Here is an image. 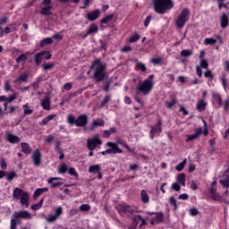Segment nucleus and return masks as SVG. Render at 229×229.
I'll use <instances>...</instances> for the list:
<instances>
[{
  "label": "nucleus",
  "mask_w": 229,
  "mask_h": 229,
  "mask_svg": "<svg viewBox=\"0 0 229 229\" xmlns=\"http://www.w3.org/2000/svg\"><path fill=\"white\" fill-rule=\"evenodd\" d=\"M90 69L94 71L93 76L97 81H103L105 80V70L106 65L101 63L99 60L93 62Z\"/></svg>",
  "instance_id": "nucleus-1"
},
{
  "label": "nucleus",
  "mask_w": 229,
  "mask_h": 229,
  "mask_svg": "<svg viewBox=\"0 0 229 229\" xmlns=\"http://www.w3.org/2000/svg\"><path fill=\"white\" fill-rule=\"evenodd\" d=\"M13 198L14 201H19L21 205V207H25V208H28L30 207V194L28 192L24 191L21 188H15L13 191Z\"/></svg>",
  "instance_id": "nucleus-2"
},
{
  "label": "nucleus",
  "mask_w": 229,
  "mask_h": 229,
  "mask_svg": "<svg viewBox=\"0 0 229 229\" xmlns=\"http://www.w3.org/2000/svg\"><path fill=\"white\" fill-rule=\"evenodd\" d=\"M173 6V1L171 0H154V10L157 13L164 14L167 10H171Z\"/></svg>",
  "instance_id": "nucleus-3"
},
{
  "label": "nucleus",
  "mask_w": 229,
  "mask_h": 229,
  "mask_svg": "<svg viewBox=\"0 0 229 229\" xmlns=\"http://www.w3.org/2000/svg\"><path fill=\"white\" fill-rule=\"evenodd\" d=\"M191 19V11L187 8L182 10V12L177 15L174 24L176 28L182 29L185 26L186 22Z\"/></svg>",
  "instance_id": "nucleus-4"
},
{
  "label": "nucleus",
  "mask_w": 229,
  "mask_h": 229,
  "mask_svg": "<svg viewBox=\"0 0 229 229\" xmlns=\"http://www.w3.org/2000/svg\"><path fill=\"white\" fill-rule=\"evenodd\" d=\"M136 89L144 96H148V94L153 90V81L151 79H146L136 87Z\"/></svg>",
  "instance_id": "nucleus-5"
},
{
  "label": "nucleus",
  "mask_w": 229,
  "mask_h": 229,
  "mask_svg": "<svg viewBox=\"0 0 229 229\" xmlns=\"http://www.w3.org/2000/svg\"><path fill=\"white\" fill-rule=\"evenodd\" d=\"M106 146H107V148H107L104 151L101 152V155H117V154H121L123 153V149H121L118 146H117V143H114V142H112V141H109V142H106Z\"/></svg>",
  "instance_id": "nucleus-6"
},
{
  "label": "nucleus",
  "mask_w": 229,
  "mask_h": 229,
  "mask_svg": "<svg viewBox=\"0 0 229 229\" xmlns=\"http://www.w3.org/2000/svg\"><path fill=\"white\" fill-rule=\"evenodd\" d=\"M64 208L62 206H59L54 209V214H50L47 216L45 217L47 223H55L60 216L63 214Z\"/></svg>",
  "instance_id": "nucleus-7"
},
{
  "label": "nucleus",
  "mask_w": 229,
  "mask_h": 229,
  "mask_svg": "<svg viewBox=\"0 0 229 229\" xmlns=\"http://www.w3.org/2000/svg\"><path fill=\"white\" fill-rule=\"evenodd\" d=\"M31 158L34 165L36 167H40V165L42 164V153H40V149H35L31 155Z\"/></svg>",
  "instance_id": "nucleus-8"
},
{
  "label": "nucleus",
  "mask_w": 229,
  "mask_h": 229,
  "mask_svg": "<svg viewBox=\"0 0 229 229\" xmlns=\"http://www.w3.org/2000/svg\"><path fill=\"white\" fill-rule=\"evenodd\" d=\"M101 144H103V142L98 137H94L87 140V148L89 151H94L96 149V146H101Z\"/></svg>",
  "instance_id": "nucleus-9"
},
{
  "label": "nucleus",
  "mask_w": 229,
  "mask_h": 229,
  "mask_svg": "<svg viewBox=\"0 0 229 229\" xmlns=\"http://www.w3.org/2000/svg\"><path fill=\"white\" fill-rule=\"evenodd\" d=\"M13 217L16 219H32L33 216L27 210H21L14 212Z\"/></svg>",
  "instance_id": "nucleus-10"
},
{
  "label": "nucleus",
  "mask_w": 229,
  "mask_h": 229,
  "mask_svg": "<svg viewBox=\"0 0 229 229\" xmlns=\"http://www.w3.org/2000/svg\"><path fill=\"white\" fill-rule=\"evenodd\" d=\"M87 123H89V117H87V114H81L76 119L75 125L83 128V126H87Z\"/></svg>",
  "instance_id": "nucleus-11"
},
{
  "label": "nucleus",
  "mask_w": 229,
  "mask_h": 229,
  "mask_svg": "<svg viewBox=\"0 0 229 229\" xmlns=\"http://www.w3.org/2000/svg\"><path fill=\"white\" fill-rule=\"evenodd\" d=\"M202 133H203V129L201 127L197 128L195 130V133L191 135H186L187 137L186 142H192V140H196V139H198V137H199V135H201Z\"/></svg>",
  "instance_id": "nucleus-12"
},
{
  "label": "nucleus",
  "mask_w": 229,
  "mask_h": 229,
  "mask_svg": "<svg viewBox=\"0 0 229 229\" xmlns=\"http://www.w3.org/2000/svg\"><path fill=\"white\" fill-rule=\"evenodd\" d=\"M40 103L43 110H51V97L46 96L41 99Z\"/></svg>",
  "instance_id": "nucleus-13"
},
{
  "label": "nucleus",
  "mask_w": 229,
  "mask_h": 229,
  "mask_svg": "<svg viewBox=\"0 0 229 229\" xmlns=\"http://www.w3.org/2000/svg\"><path fill=\"white\" fill-rule=\"evenodd\" d=\"M5 137H6V140L11 144H18V142H21V138L10 132H7Z\"/></svg>",
  "instance_id": "nucleus-14"
},
{
  "label": "nucleus",
  "mask_w": 229,
  "mask_h": 229,
  "mask_svg": "<svg viewBox=\"0 0 229 229\" xmlns=\"http://www.w3.org/2000/svg\"><path fill=\"white\" fill-rule=\"evenodd\" d=\"M101 12L99 11V9H96L95 11L89 12L86 14V19H88V21H96V19H98V17H99Z\"/></svg>",
  "instance_id": "nucleus-15"
},
{
  "label": "nucleus",
  "mask_w": 229,
  "mask_h": 229,
  "mask_svg": "<svg viewBox=\"0 0 229 229\" xmlns=\"http://www.w3.org/2000/svg\"><path fill=\"white\" fill-rule=\"evenodd\" d=\"M162 131V122L158 121L157 124L155 127H152L150 133L151 139H155V133H160Z\"/></svg>",
  "instance_id": "nucleus-16"
},
{
  "label": "nucleus",
  "mask_w": 229,
  "mask_h": 229,
  "mask_svg": "<svg viewBox=\"0 0 229 229\" xmlns=\"http://www.w3.org/2000/svg\"><path fill=\"white\" fill-rule=\"evenodd\" d=\"M28 78H30V74L23 72L13 81V83H26L28 81Z\"/></svg>",
  "instance_id": "nucleus-17"
},
{
  "label": "nucleus",
  "mask_w": 229,
  "mask_h": 229,
  "mask_svg": "<svg viewBox=\"0 0 229 229\" xmlns=\"http://www.w3.org/2000/svg\"><path fill=\"white\" fill-rule=\"evenodd\" d=\"M55 117H56V114H48L39 123L40 126H47Z\"/></svg>",
  "instance_id": "nucleus-18"
},
{
  "label": "nucleus",
  "mask_w": 229,
  "mask_h": 229,
  "mask_svg": "<svg viewBox=\"0 0 229 229\" xmlns=\"http://www.w3.org/2000/svg\"><path fill=\"white\" fill-rule=\"evenodd\" d=\"M98 126H105V121H103V119H99V118L93 121V124L89 128L90 131H94V129L98 128Z\"/></svg>",
  "instance_id": "nucleus-19"
},
{
  "label": "nucleus",
  "mask_w": 229,
  "mask_h": 229,
  "mask_svg": "<svg viewBox=\"0 0 229 229\" xmlns=\"http://www.w3.org/2000/svg\"><path fill=\"white\" fill-rule=\"evenodd\" d=\"M44 55H46V52H39L34 56V62H36V65H40L42 64V60H44Z\"/></svg>",
  "instance_id": "nucleus-20"
},
{
  "label": "nucleus",
  "mask_w": 229,
  "mask_h": 229,
  "mask_svg": "<svg viewBox=\"0 0 229 229\" xmlns=\"http://www.w3.org/2000/svg\"><path fill=\"white\" fill-rule=\"evenodd\" d=\"M21 148L22 153H25V155H30L31 153V147H30V144L26 142H21Z\"/></svg>",
  "instance_id": "nucleus-21"
},
{
  "label": "nucleus",
  "mask_w": 229,
  "mask_h": 229,
  "mask_svg": "<svg viewBox=\"0 0 229 229\" xmlns=\"http://www.w3.org/2000/svg\"><path fill=\"white\" fill-rule=\"evenodd\" d=\"M59 180H62V178H58V177H52L50 179H48V183H51L52 187H58V185H62V182H60Z\"/></svg>",
  "instance_id": "nucleus-22"
},
{
  "label": "nucleus",
  "mask_w": 229,
  "mask_h": 229,
  "mask_svg": "<svg viewBox=\"0 0 229 229\" xmlns=\"http://www.w3.org/2000/svg\"><path fill=\"white\" fill-rule=\"evenodd\" d=\"M220 26L221 28H226L228 26V16L226 13H223L220 18Z\"/></svg>",
  "instance_id": "nucleus-23"
},
{
  "label": "nucleus",
  "mask_w": 229,
  "mask_h": 229,
  "mask_svg": "<svg viewBox=\"0 0 229 229\" xmlns=\"http://www.w3.org/2000/svg\"><path fill=\"white\" fill-rule=\"evenodd\" d=\"M140 196L142 203H149V195L146 190H141Z\"/></svg>",
  "instance_id": "nucleus-24"
},
{
  "label": "nucleus",
  "mask_w": 229,
  "mask_h": 229,
  "mask_svg": "<svg viewBox=\"0 0 229 229\" xmlns=\"http://www.w3.org/2000/svg\"><path fill=\"white\" fill-rule=\"evenodd\" d=\"M53 9L52 5L45 6L41 9L40 13L41 15H52L53 13L51 10Z\"/></svg>",
  "instance_id": "nucleus-25"
},
{
  "label": "nucleus",
  "mask_w": 229,
  "mask_h": 229,
  "mask_svg": "<svg viewBox=\"0 0 229 229\" xmlns=\"http://www.w3.org/2000/svg\"><path fill=\"white\" fill-rule=\"evenodd\" d=\"M207 106V101L200 99L198 101L197 103V110H199V112H203V110H205Z\"/></svg>",
  "instance_id": "nucleus-26"
},
{
  "label": "nucleus",
  "mask_w": 229,
  "mask_h": 229,
  "mask_svg": "<svg viewBox=\"0 0 229 229\" xmlns=\"http://www.w3.org/2000/svg\"><path fill=\"white\" fill-rule=\"evenodd\" d=\"M216 191H217V187L211 186L210 192H211V194H213V199L217 201V199H221V195H219V193H216Z\"/></svg>",
  "instance_id": "nucleus-27"
},
{
  "label": "nucleus",
  "mask_w": 229,
  "mask_h": 229,
  "mask_svg": "<svg viewBox=\"0 0 229 229\" xmlns=\"http://www.w3.org/2000/svg\"><path fill=\"white\" fill-rule=\"evenodd\" d=\"M199 65L200 69H208V63L205 60L203 55H199Z\"/></svg>",
  "instance_id": "nucleus-28"
},
{
  "label": "nucleus",
  "mask_w": 229,
  "mask_h": 229,
  "mask_svg": "<svg viewBox=\"0 0 229 229\" xmlns=\"http://www.w3.org/2000/svg\"><path fill=\"white\" fill-rule=\"evenodd\" d=\"M49 191L48 188H38L34 191L33 198H38L41 194H44V192H47Z\"/></svg>",
  "instance_id": "nucleus-29"
},
{
  "label": "nucleus",
  "mask_w": 229,
  "mask_h": 229,
  "mask_svg": "<svg viewBox=\"0 0 229 229\" xmlns=\"http://www.w3.org/2000/svg\"><path fill=\"white\" fill-rule=\"evenodd\" d=\"M98 30L99 29L98 28V25L96 24L90 25L85 37H87V35H92V33H98Z\"/></svg>",
  "instance_id": "nucleus-30"
},
{
  "label": "nucleus",
  "mask_w": 229,
  "mask_h": 229,
  "mask_svg": "<svg viewBox=\"0 0 229 229\" xmlns=\"http://www.w3.org/2000/svg\"><path fill=\"white\" fill-rule=\"evenodd\" d=\"M220 183H222L224 187H229V172H225L224 179L220 180Z\"/></svg>",
  "instance_id": "nucleus-31"
},
{
  "label": "nucleus",
  "mask_w": 229,
  "mask_h": 229,
  "mask_svg": "<svg viewBox=\"0 0 229 229\" xmlns=\"http://www.w3.org/2000/svg\"><path fill=\"white\" fill-rule=\"evenodd\" d=\"M114 143L117 144L118 147L120 144L121 146H123V148H126V149H128L130 153H133V149L130 146H128L125 141H123L122 140H118L117 142H114Z\"/></svg>",
  "instance_id": "nucleus-32"
},
{
  "label": "nucleus",
  "mask_w": 229,
  "mask_h": 229,
  "mask_svg": "<svg viewBox=\"0 0 229 229\" xmlns=\"http://www.w3.org/2000/svg\"><path fill=\"white\" fill-rule=\"evenodd\" d=\"M139 38H140V36H139L137 34V32H134V34H132L128 39L127 42L129 44H133V42H137V40H139Z\"/></svg>",
  "instance_id": "nucleus-33"
},
{
  "label": "nucleus",
  "mask_w": 229,
  "mask_h": 229,
  "mask_svg": "<svg viewBox=\"0 0 229 229\" xmlns=\"http://www.w3.org/2000/svg\"><path fill=\"white\" fill-rule=\"evenodd\" d=\"M185 174H180L177 175V182L180 185H182V187H185Z\"/></svg>",
  "instance_id": "nucleus-34"
},
{
  "label": "nucleus",
  "mask_w": 229,
  "mask_h": 229,
  "mask_svg": "<svg viewBox=\"0 0 229 229\" xmlns=\"http://www.w3.org/2000/svg\"><path fill=\"white\" fill-rule=\"evenodd\" d=\"M101 171V165H94L89 167V173H99Z\"/></svg>",
  "instance_id": "nucleus-35"
},
{
  "label": "nucleus",
  "mask_w": 229,
  "mask_h": 229,
  "mask_svg": "<svg viewBox=\"0 0 229 229\" xmlns=\"http://www.w3.org/2000/svg\"><path fill=\"white\" fill-rule=\"evenodd\" d=\"M212 96L214 98V99L218 103V105H220V106L223 105V100L221 99V95H219V93L213 91L212 92Z\"/></svg>",
  "instance_id": "nucleus-36"
},
{
  "label": "nucleus",
  "mask_w": 229,
  "mask_h": 229,
  "mask_svg": "<svg viewBox=\"0 0 229 229\" xmlns=\"http://www.w3.org/2000/svg\"><path fill=\"white\" fill-rule=\"evenodd\" d=\"M217 42V39L212 38H207L204 39V44L206 46H214Z\"/></svg>",
  "instance_id": "nucleus-37"
},
{
  "label": "nucleus",
  "mask_w": 229,
  "mask_h": 229,
  "mask_svg": "<svg viewBox=\"0 0 229 229\" xmlns=\"http://www.w3.org/2000/svg\"><path fill=\"white\" fill-rule=\"evenodd\" d=\"M68 169H67V165H65V163H63L59 165L58 168V173L60 174H65V173H67Z\"/></svg>",
  "instance_id": "nucleus-38"
},
{
  "label": "nucleus",
  "mask_w": 229,
  "mask_h": 229,
  "mask_svg": "<svg viewBox=\"0 0 229 229\" xmlns=\"http://www.w3.org/2000/svg\"><path fill=\"white\" fill-rule=\"evenodd\" d=\"M43 204H44V199H41L38 204L32 205L30 208L31 210H38L42 208Z\"/></svg>",
  "instance_id": "nucleus-39"
},
{
  "label": "nucleus",
  "mask_w": 229,
  "mask_h": 229,
  "mask_svg": "<svg viewBox=\"0 0 229 229\" xmlns=\"http://www.w3.org/2000/svg\"><path fill=\"white\" fill-rule=\"evenodd\" d=\"M49 44H53V38H46L40 42V47H44V46H47Z\"/></svg>",
  "instance_id": "nucleus-40"
},
{
  "label": "nucleus",
  "mask_w": 229,
  "mask_h": 229,
  "mask_svg": "<svg viewBox=\"0 0 229 229\" xmlns=\"http://www.w3.org/2000/svg\"><path fill=\"white\" fill-rule=\"evenodd\" d=\"M112 19H114V14H109V15L106 16L105 18H103L100 22L102 24H108V22H110V21H112Z\"/></svg>",
  "instance_id": "nucleus-41"
},
{
  "label": "nucleus",
  "mask_w": 229,
  "mask_h": 229,
  "mask_svg": "<svg viewBox=\"0 0 229 229\" xmlns=\"http://www.w3.org/2000/svg\"><path fill=\"white\" fill-rule=\"evenodd\" d=\"M17 219L15 216H13V218L11 219V225H10V229H17Z\"/></svg>",
  "instance_id": "nucleus-42"
},
{
  "label": "nucleus",
  "mask_w": 229,
  "mask_h": 229,
  "mask_svg": "<svg viewBox=\"0 0 229 229\" xmlns=\"http://www.w3.org/2000/svg\"><path fill=\"white\" fill-rule=\"evenodd\" d=\"M154 219L157 223H162L164 221V214L157 213Z\"/></svg>",
  "instance_id": "nucleus-43"
},
{
  "label": "nucleus",
  "mask_w": 229,
  "mask_h": 229,
  "mask_svg": "<svg viewBox=\"0 0 229 229\" xmlns=\"http://www.w3.org/2000/svg\"><path fill=\"white\" fill-rule=\"evenodd\" d=\"M79 210H81V212H89V210H90V205L82 204L80 206Z\"/></svg>",
  "instance_id": "nucleus-44"
},
{
  "label": "nucleus",
  "mask_w": 229,
  "mask_h": 229,
  "mask_svg": "<svg viewBox=\"0 0 229 229\" xmlns=\"http://www.w3.org/2000/svg\"><path fill=\"white\" fill-rule=\"evenodd\" d=\"M185 164H187V159H184L182 162L175 166L176 171H182L183 167H185Z\"/></svg>",
  "instance_id": "nucleus-45"
},
{
  "label": "nucleus",
  "mask_w": 229,
  "mask_h": 229,
  "mask_svg": "<svg viewBox=\"0 0 229 229\" xmlns=\"http://www.w3.org/2000/svg\"><path fill=\"white\" fill-rule=\"evenodd\" d=\"M136 66L141 72H146V65L139 61H136Z\"/></svg>",
  "instance_id": "nucleus-46"
},
{
  "label": "nucleus",
  "mask_w": 229,
  "mask_h": 229,
  "mask_svg": "<svg viewBox=\"0 0 229 229\" xmlns=\"http://www.w3.org/2000/svg\"><path fill=\"white\" fill-rule=\"evenodd\" d=\"M26 60H28V55H26V54H22L16 59V64H21V62H26Z\"/></svg>",
  "instance_id": "nucleus-47"
},
{
  "label": "nucleus",
  "mask_w": 229,
  "mask_h": 229,
  "mask_svg": "<svg viewBox=\"0 0 229 229\" xmlns=\"http://www.w3.org/2000/svg\"><path fill=\"white\" fill-rule=\"evenodd\" d=\"M134 221H141L140 228H142V226H144V225H146V220L144 218H142L140 215L134 216Z\"/></svg>",
  "instance_id": "nucleus-48"
},
{
  "label": "nucleus",
  "mask_w": 229,
  "mask_h": 229,
  "mask_svg": "<svg viewBox=\"0 0 229 229\" xmlns=\"http://www.w3.org/2000/svg\"><path fill=\"white\" fill-rule=\"evenodd\" d=\"M67 123L69 124H76V118L74 116H72V114H68Z\"/></svg>",
  "instance_id": "nucleus-49"
},
{
  "label": "nucleus",
  "mask_w": 229,
  "mask_h": 229,
  "mask_svg": "<svg viewBox=\"0 0 229 229\" xmlns=\"http://www.w3.org/2000/svg\"><path fill=\"white\" fill-rule=\"evenodd\" d=\"M5 176L9 182H12L15 176H17V174L15 172H10L8 174H5Z\"/></svg>",
  "instance_id": "nucleus-50"
},
{
  "label": "nucleus",
  "mask_w": 229,
  "mask_h": 229,
  "mask_svg": "<svg viewBox=\"0 0 229 229\" xmlns=\"http://www.w3.org/2000/svg\"><path fill=\"white\" fill-rule=\"evenodd\" d=\"M162 62V57H154L150 59V63L153 64L154 65H158Z\"/></svg>",
  "instance_id": "nucleus-51"
},
{
  "label": "nucleus",
  "mask_w": 229,
  "mask_h": 229,
  "mask_svg": "<svg viewBox=\"0 0 229 229\" xmlns=\"http://www.w3.org/2000/svg\"><path fill=\"white\" fill-rule=\"evenodd\" d=\"M24 108V114L25 115H31V114H33V110L30 109V107L28 106V105H24L23 106Z\"/></svg>",
  "instance_id": "nucleus-52"
},
{
  "label": "nucleus",
  "mask_w": 229,
  "mask_h": 229,
  "mask_svg": "<svg viewBox=\"0 0 229 229\" xmlns=\"http://www.w3.org/2000/svg\"><path fill=\"white\" fill-rule=\"evenodd\" d=\"M181 55L182 56H192V52L189 49H186V50H182L181 51Z\"/></svg>",
  "instance_id": "nucleus-53"
},
{
  "label": "nucleus",
  "mask_w": 229,
  "mask_h": 229,
  "mask_svg": "<svg viewBox=\"0 0 229 229\" xmlns=\"http://www.w3.org/2000/svg\"><path fill=\"white\" fill-rule=\"evenodd\" d=\"M68 173L71 174V176H75V178H78V174L76 173V169L74 167L68 168Z\"/></svg>",
  "instance_id": "nucleus-54"
},
{
  "label": "nucleus",
  "mask_w": 229,
  "mask_h": 229,
  "mask_svg": "<svg viewBox=\"0 0 229 229\" xmlns=\"http://www.w3.org/2000/svg\"><path fill=\"white\" fill-rule=\"evenodd\" d=\"M54 66H55V64H53V63H48V64H42V67H43L44 71H49V69H51Z\"/></svg>",
  "instance_id": "nucleus-55"
},
{
  "label": "nucleus",
  "mask_w": 229,
  "mask_h": 229,
  "mask_svg": "<svg viewBox=\"0 0 229 229\" xmlns=\"http://www.w3.org/2000/svg\"><path fill=\"white\" fill-rule=\"evenodd\" d=\"M15 99H17V95L13 94L12 96H10L9 98H5V102L8 103H12L13 101H15Z\"/></svg>",
  "instance_id": "nucleus-56"
},
{
  "label": "nucleus",
  "mask_w": 229,
  "mask_h": 229,
  "mask_svg": "<svg viewBox=\"0 0 229 229\" xmlns=\"http://www.w3.org/2000/svg\"><path fill=\"white\" fill-rule=\"evenodd\" d=\"M169 203H170V205H172V207H174V210H176V208H177L176 199H174V197H170Z\"/></svg>",
  "instance_id": "nucleus-57"
},
{
  "label": "nucleus",
  "mask_w": 229,
  "mask_h": 229,
  "mask_svg": "<svg viewBox=\"0 0 229 229\" xmlns=\"http://www.w3.org/2000/svg\"><path fill=\"white\" fill-rule=\"evenodd\" d=\"M62 144V142L60 140H56L55 141V151H57L58 153H62L63 149L62 148H60V145Z\"/></svg>",
  "instance_id": "nucleus-58"
},
{
  "label": "nucleus",
  "mask_w": 229,
  "mask_h": 229,
  "mask_svg": "<svg viewBox=\"0 0 229 229\" xmlns=\"http://www.w3.org/2000/svg\"><path fill=\"white\" fill-rule=\"evenodd\" d=\"M172 189L178 192V191H180L182 189V186H180V183H178V182H174L172 184Z\"/></svg>",
  "instance_id": "nucleus-59"
},
{
  "label": "nucleus",
  "mask_w": 229,
  "mask_h": 229,
  "mask_svg": "<svg viewBox=\"0 0 229 229\" xmlns=\"http://www.w3.org/2000/svg\"><path fill=\"white\" fill-rule=\"evenodd\" d=\"M205 78H209L210 80H212V78H214V75L212 74V71L210 70H207L204 73Z\"/></svg>",
  "instance_id": "nucleus-60"
},
{
  "label": "nucleus",
  "mask_w": 229,
  "mask_h": 229,
  "mask_svg": "<svg viewBox=\"0 0 229 229\" xmlns=\"http://www.w3.org/2000/svg\"><path fill=\"white\" fill-rule=\"evenodd\" d=\"M165 105H166L167 108H173V106H174V105H176V100L172 99L170 102H166Z\"/></svg>",
  "instance_id": "nucleus-61"
},
{
  "label": "nucleus",
  "mask_w": 229,
  "mask_h": 229,
  "mask_svg": "<svg viewBox=\"0 0 229 229\" xmlns=\"http://www.w3.org/2000/svg\"><path fill=\"white\" fill-rule=\"evenodd\" d=\"M42 53H45L43 57L45 60H51V53L49 51H42Z\"/></svg>",
  "instance_id": "nucleus-62"
},
{
  "label": "nucleus",
  "mask_w": 229,
  "mask_h": 229,
  "mask_svg": "<svg viewBox=\"0 0 229 229\" xmlns=\"http://www.w3.org/2000/svg\"><path fill=\"white\" fill-rule=\"evenodd\" d=\"M122 53H128V51H131V47L124 46L121 48Z\"/></svg>",
  "instance_id": "nucleus-63"
},
{
  "label": "nucleus",
  "mask_w": 229,
  "mask_h": 229,
  "mask_svg": "<svg viewBox=\"0 0 229 229\" xmlns=\"http://www.w3.org/2000/svg\"><path fill=\"white\" fill-rule=\"evenodd\" d=\"M189 212H190V215L191 216H198V209H196V208H191Z\"/></svg>",
  "instance_id": "nucleus-64"
}]
</instances>
